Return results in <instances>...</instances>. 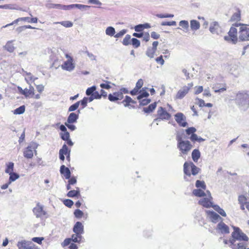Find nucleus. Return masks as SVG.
Returning a JSON list of instances; mask_svg holds the SVG:
<instances>
[{
    "label": "nucleus",
    "mask_w": 249,
    "mask_h": 249,
    "mask_svg": "<svg viewBox=\"0 0 249 249\" xmlns=\"http://www.w3.org/2000/svg\"><path fill=\"white\" fill-rule=\"evenodd\" d=\"M175 119L178 125L182 127H186L188 124L185 116L181 112H178L175 115Z\"/></svg>",
    "instance_id": "nucleus-12"
},
{
    "label": "nucleus",
    "mask_w": 249,
    "mask_h": 249,
    "mask_svg": "<svg viewBox=\"0 0 249 249\" xmlns=\"http://www.w3.org/2000/svg\"><path fill=\"white\" fill-rule=\"evenodd\" d=\"M193 86V83L191 82L188 83L187 85L181 87L176 93L175 99L176 100L182 99L188 93Z\"/></svg>",
    "instance_id": "nucleus-6"
},
{
    "label": "nucleus",
    "mask_w": 249,
    "mask_h": 249,
    "mask_svg": "<svg viewBox=\"0 0 249 249\" xmlns=\"http://www.w3.org/2000/svg\"><path fill=\"white\" fill-rule=\"evenodd\" d=\"M25 110V107L24 105L21 106L18 108H16L14 111V113L15 114H23Z\"/></svg>",
    "instance_id": "nucleus-40"
},
{
    "label": "nucleus",
    "mask_w": 249,
    "mask_h": 249,
    "mask_svg": "<svg viewBox=\"0 0 249 249\" xmlns=\"http://www.w3.org/2000/svg\"><path fill=\"white\" fill-rule=\"evenodd\" d=\"M96 89V87L95 86H93L90 88L87 89L86 91V94L88 96H89L92 95L94 91Z\"/></svg>",
    "instance_id": "nucleus-42"
},
{
    "label": "nucleus",
    "mask_w": 249,
    "mask_h": 249,
    "mask_svg": "<svg viewBox=\"0 0 249 249\" xmlns=\"http://www.w3.org/2000/svg\"><path fill=\"white\" fill-rule=\"evenodd\" d=\"M176 24L177 23L175 21H164L161 23V25L162 26H175Z\"/></svg>",
    "instance_id": "nucleus-56"
},
{
    "label": "nucleus",
    "mask_w": 249,
    "mask_h": 249,
    "mask_svg": "<svg viewBox=\"0 0 249 249\" xmlns=\"http://www.w3.org/2000/svg\"><path fill=\"white\" fill-rule=\"evenodd\" d=\"M25 80L26 81V82L29 85V89L26 88L24 89L25 92V93H26L25 95H24V96L27 98L30 95H34L35 89L29 83V80L26 77L25 78Z\"/></svg>",
    "instance_id": "nucleus-22"
},
{
    "label": "nucleus",
    "mask_w": 249,
    "mask_h": 249,
    "mask_svg": "<svg viewBox=\"0 0 249 249\" xmlns=\"http://www.w3.org/2000/svg\"><path fill=\"white\" fill-rule=\"evenodd\" d=\"M61 139L63 141L68 140L70 138V133L68 131L65 132H61L60 133Z\"/></svg>",
    "instance_id": "nucleus-43"
},
{
    "label": "nucleus",
    "mask_w": 249,
    "mask_h": 249,
    "mask_svg": "<svg viewBox=\"0 0 249 249\" xmlns=\"http://www.w3.org/2000/svg\"><path fill=\"white\" fill-rule=\"evenodd\" d=\"M14 41L15 40L8 41L4 46V49L9 53H13L16 49L13 43Z\"/></svg>",
    "instance_id": "nucleus-24"
},
{
    "label": "nucleus",
    "mask_w": 249,
    "mask_h": 249,
    "mask_svg": "<svg viewBox=\"0 0 249 249\" xmlns=\"http://www.w3.org/2000/svg\"><path fill=\"white\" fill-rule=\"evenodd\" d=\"M73 231L80 235L84 233V226L81 222H76L73 228Z\"/></svg>",
    "instance_id": "nucleus-18"
},
{
    "label": "nucleus",
    "mask_w": 249,
    "mask_h": 249,
    "mask_svg": "<svg viewBox=\"0 0 249 249\" xmlns=\"http://www.w3.org/2000/svg\"><path fill=\"white\" fill-rule=\"evenodd\" d=\"M87 97H84L82 100L79 101L77 102H79V105L82 106V108H85L87 106L88 103Z\"/></svg>",
    "instance_id": "nucleus-57"
},
{
    "label": "nucleus",
    "mask_w": 249,
    "mask_h": 249,
    "mask_svg": "<svg viewBox=\"0 0 249 249\" xmlns=\"http://www.w3.org/2000/svg\"><path fill=\"white\" fill-rule=\"evenodd\" d=\"M90 7V6L83 5L80 4H77L76 8L80 9V10H86L88 8H89Z\"/></svg>",
    "instance_id": "nucleus-63"
},
{
    "label": "nucleus",
    "mask_w": 249,
    "mask_h": 249,
    "mask_svg": "<svg viewBox=\"0 0 249 249\" xmlns=\"http://www.w3.org/2000/svg\"><path fill=\"white\" fill-rule=\"evenodd\" d=\"M108 98L111 102L118 101L117 92H113L112 94H109L108 96Z\"/></svg>",
    "instance_id": "nucleus-45"
},
{
    "label": "nucleus",
    "mask_w": 249,
    "mask_h": 249,
    "mask_svg": "<svg viewBox=\"0 0 249 249\" xmlns=\"http://www.w3.org/2000/svg\"><path fill=\"white\" fill-rule=\"evenodd\" d=\"M69 153H71V150L69 149L66 144H63L62 148L59 150V154L66 155Z\"/></svg>",
    "instance_id": "nucleus-33"
},
{
    "label": "nucleus",
    "mask_w": 249,
    "mask_h": 249,
    "mask_svg": "<svg viewBox=\"0 0 249 249\" xmlns=\"http://www.w3.org/2000/svg\"><path fill=\"white\" fill-rule=\"evenodd\" d=\"M73 59H71L70 61H65L61 65V68L64 70L69 71H72L75 68V65L73 63Z\"/></svg>",
    "instance_id": "nucleus-16"
},
{
    "label": "nucleus",
    "mask_w": 249,
    "mask_h": 249,
    "mask_svg": "<svg viewBox=\"0 0 249 249\" xmlns=\"http://www.w3.org/2000/svg\"><path fill=\"white\" fill-rule=\"evenodd\" d=\"M60 172L61 174L64 175L66 179H69L71 178V171L69 168L66 167L64 165L61 166Z\"/></svg>",
    "instance_id": "nucleus-23"
},
{
    "label": "nucleus",
    "mask_w": 249,
    "mask_h": 249,
    "mask_svg": "<svg viewBox=\"0 0 249 249\" xmlns=\"http://www.w3.org/2000/svg\"><path fill=\"white\" fill-rule=\"evenodd\" d=\"M143 84V80L142 79H140L136 83L135 88L139 90L142 87Z\"/></svg>",
    "instance_id": "nucleus-62"
},
{
    "label": "nucleus",
    "mask_w": 249,
    "mask_h": 249,
    "mask_svg": "<svg viewBox=\"0 0 249 249\" xmlns=\"http://www.w3.org/2000/svg\"><path fill=\"white\" fill-rule=\"evenodd\" d=\"M27 21L29 23H36L37 22V18H30L29 17H23V18H19L15 20L13 22L11 23L6 24L5 26H3L2 28H6L11 25H13L14 24L18 23V21Z\"/></svg>",
    "instance_id": "nucleus-13"
},
{
    "label": "nucleus",
    "mask_w": 249,
    "mask_h": 249,
    "mask_svg": "<svg viewBox=\"0 0 249 249\" xmlns=\"http://www.w3.org/2000/svg\"><path fill=\"white\" fill-rule=\"evenodd\" d=\"M213 89H214L215 92H222L225 90H226V88L225 87L222 88H217L216 87V85L215 86L213 87Z\"/></svg>",
    "instance_id": "nucleus-59"
},
{
    "label": "nucleus",
    "mask_w": 249,
    "mask_h": 249,
    "mask_svg": "<svg viewBox=\"0 0 249 249\" xmlns=\"http://www.w3.org/2000/svg\"><path fill=\"white\" fill-rule=\"evenodd\" d=\"M36 147L32 145L31 144L28 146L23 152L24 156L27 159H31L33 157V149H35Z\"/></svg>",
    "instance_id": "nucleus-17"
},
{
    "label": "nucleus",
    "mask_w": 249,
    "mask_h": 249,
    "mask_svg": "<svg viewBox=\"0 0 249 249\" xmlns=\"http://www.w3.org/2000/svg\"><path fill=\"white\" fill-rule=\"evenodd\" d=\"M178 149L182 155H187L192 148V145L189 141H184L178 143Z\"/></svg>",
    "instance_id": "nucleus-8"
},
{
    "label": "nucleus",
    "mask_w": 249,
    "mask_h": 249,
    "mask_svg": "<svg viewBox=\"0 0 249 249\" xmlns=\"http://www.w3.org/2000/svg\"><path fill=\"white\" fill-rule=\"evenodd\" d=\"M227 71L234 76L237 77L239 75V67L236 64H231L226 66Z\"/></svg>",
    "instance_id": "nucleus-15"
},
{
    "label": "nucleus",
    "mask_w": 249,
    "mask_h": 249,
    "mask_svg": "<svg viewBox=\"0 0 249 249\" xmlns=\"http://www.w3.org/2000/svg\"><path fill=\"white\" fill-rule=\"evenodd\" d=\"M63 203L66 206L69 208H71V206L73 205V201L69 199L64 200Z\"/></svg>",
    "instance_id": "nucleus-49"
},
{
    "label": "nucleus",
    "mask_w": 249,
    "mask_h": 249,
    "mask_svg": "<svg viewBox=\"0 0 249 249\" xmlns=\"http://www.w3.org/2000/svg\"><path fill=\"white\" fill-rule=\"evenodd\" d=\"M247 198L246 197L243 195L239 196L238 197V201L240 204H247L246 202Z\"/></svg>",
    "instance_id": "nucleus-54"
},
{
    "label": "nucleus",
    "mask_w": 249,
    "mask_h": 249,
    "mask_svg": "<svg viewBox=\"0 0 249 249\" xmlns=\"http://www.w3.org/2000/svg\"><path fill=\"white\" fill-rule=\"evenodd\" d=\"M22 71L24 72V74H25L28 76V77L27 78L29 81L31 80L35 81L36 79H37V77H34L30 72H27V71H24L23 69H22Z\"/></svg>",
    "instance_id": "nucleus-47"
},
{
    "label": "nucleus",
    "mask_w": 249,
    "mask_h": 249,
    "mask_svg": "<svg viewBox=\"0 0 249 249\" xmlns=\"http://www.w3.org/2000/svg\"><path fill=\"white\" fill-rule=\"evenodd\" d=\"M53 24H60L62 26L69 28L73 26V23L70 21H63L60 22H55Z\"/></svg>",
    "instance_id": "nucleus-35"
},
{
    "label": "nucleus",
    "mask_w": 249,
    "mask_h": 249,
    "mask_svg": "<svg viewBox=\"0 0 249 249\" xmlns=\"http://www.w3.org/2000/svg\"><path fill=\"white\" fill-rule=\"evenodd\" d=\"M77 190H71L68 194L67 196L69 197H78L80 196V191L78 187L76 188Z\"/></svg>",
    "instance_id": "nucleus-29"
},
{
    "label": "nucleus",
    "mask_w": 249,
    "mask_h": 249,
    "mask_svg": "<svg viewBox=\"0 0 249 249\" xmlns=\"http://www.w3.org/2000/svg\"><path fill=\"white\" fill-rule=\"evenodd\" d=\"M208 217L210 221L213 223H216L219 221H222V218L216 213L213 211L207 210L206 211Z\"/></svg>",
    "instance_id": "nucleus-14"
},
{
    "label": "nucleus",
    "mask_w": 249,
    "mask_h": 249,
    "mask_svg": "<svg viewBox=\"0 0 249 249\" xmlns=\"http://www.w3.org/2000/svg\"><path fill=\"white\" fill-rule=\"evenodd\" d=\"M158 117L154 120V122H160L161 120H168L171 118V115L162 107L159 108L157 111Z\"/></svg>",
    "instance_id": "nucleus-11"
},
{
    "label": "nucleus",
    "mask_w": 249,
    "mask_h": 249,
    "mask_svg": "<svg viewBox=\"0 0 249 249\" xmlns=\"http://www.w3.org/2000/svg\"><path fill=\"white\" fill-rule=\"evenodd\" d=\"M126 33V30L125 29H123L120 31L119 33L115 34L114 37L116 38H120L123 36Z\"/></svg>",
    "instance_id": "nucleus-60"
},
{
    "label": "nucleus",
    "mask_w": 249,
    "mask_h": 249,
    "mask_svg": "<svg viewBox=\"0 0 249 249\" xmlns=\"http://www.w3.org/2000/svg\"><path fill=\"white\" fill-rule=\"evenodd\" d=\"M78 114H76L74 112H72L69 115L67 122L68 124H73L76 123L79 118V113H80V110L78 109L77 110Z\"/></svg>",
    "instance_id": "nucleus-20"
},
{
    "label": "nucleus",
    "mask_w": 249,
    "mask_h": 249,
    "mask_svg": "<svg viewBox=\"0 0 249 249\" xmlns=\"http://www.w3.org/2000/svg\"><path fill=\"white\" fill-rule=\"evenodd\" d=\"M33 212L37 218L42 219L49 216L47 212L44 210V206L39 203H37L36 206L33 208Z\"/></svg>",
    "instance_id": "nucleus-7"
},
{
    "label": "nucleus",
    "mask_w": 249,
    "mask_h": 249,
    "mask_svg": "<svg viewBox=\"0 0 249 249\" xmlns=\"http://www.w3.org/2000/svg\"><path fill=\"white\" fill-rule=\"evenodd\" d=\"M105 32L107 35L110 36H114L116 33L115 28L112 26L107 27L106 29Z\"/></svg>",
    "instance_id": "nucleus-31"
},
{
    "label": "nucleus",
    "mask_w": 249,
    "mask_h": 249,
    "mask_svg": "<svg viewBox=\"0 0 249 249\" xmlns=\"http://www.w3.org/2000/svg\"><path fill=\"white\" fill-rule=\"evenodd\" d=\"M151 102V100L149 99H144L139 100L140 106H143L148 105Z\"/></svg>",
    "instance_id": "nucleus-55"
},
{
    "label": "nucleus",
    "mask_w": 249,
    "mask_h": 249,
    "mask_svg": "<svg viewBox=\"0 0 249 249\" xmlns=\"http://www.w3.org/2000/svg\"><path fill=\"white\" fill-rule=\"evenodd\" d=\"M196 187L197 188L202 189L203 190L206 189V185L204 181L197 180L196 182Z\"/></svg>",
    "instance_id": "nucleus-34"
},
{
    "label": "nucleus",
    "mask_w": 249,
    "mask_h": 249,
    "mask_svg": "<svg viewBox=\"0 0 249 249\" xmlns=\"http://www.w3.org/2000/svg\"><path fill=\"white\" fill-rule=\"evenodd\" d=\"M233 25L236 27L240 26L239 28V40L242 41H249V28L247 27V25L235 23Z\"/></svg>",
    "instance_id": "nucleus-4"
},
{
    "label": "nucleus",
    "mask_w": 249,
    "mask_h": 249,
    "mask_svg": "<svg viewBox=\"0 0 249 249\" xmlns=\"http://www.w3.org/2000/svg\"><path fill=\"white\" fill-rule=\"evenodd\" d=\"M200 152L197 149H194L192 153V158L194 162H197L200 157Z\"/></svg>",
    "instance_id": "nucleus-26"
},
{
    "label": "nucleus",
    "mask_w": 249,
    "mask_h": 249,
    "mask_svg": "<svg viewBox=\"0 0 249 249\" xmlns=\"http://www.w3.org/2000/svg\"><path fill=\"white\" fill-rule=\"evenodd\" d=\"M217 229L219 230L222 233H229L230 232L229 227L223 222L222 221L218 224Z\"/></svg>",
    "instance_id": "nucleus-21"
},
{
    "label": "nucleus",
    "mask_w": 249,
    "mask_h": 249,
    "mask_svg": "<svg viewBox=\"0 0 249 249\" xmlns=\"http://www.w3.org/2000/svg\"><path fill=\"white\" fill-rule=\"evenodd\" d=\"M131 36L129 35H126L123 40V44L125 46H128L131 44Z\"/></svg>",
    "instance_id": "nucleus-44"
},
{
    "label": "nucleus",
    "mask_w": 249,
    "mask_h": 249,
    "mask_svg": "<svg viewBox=\"0 0 249 249\" xmlns=\"http://www.w3.org/2000/svg\"><path fill=\"white\" fill-rule=\"evenodd\" d=\"M79 106V102H76L75 103L73 104V105H71L69 109H68V112H71L76 110Z\"/></svg>",
    "instance_id": "nucleus-46"
},
{
    "label": "nucleus",
    "mask_w": 249,
    "mask_h": 249,
    "mask_svg": "<svg viewBox=\"0 0 249 249\" xmlns=\"http://www.w3.org/2000/svg\"><path fill=\"white\" fill-rule=\"evenodd\" d=\"M219 28L220 26L218 22L212 21L210 23L209 30L212 34L218 35Z\"/></svg>",
    "instance_id": "nucleus-19"
},
{
    "label": "nucleus",
    "mask_w": 249,
    "mask_h": 249,
    "mask_svg": "<svg viewBox=\"0 0 249 249\" xmlns=\"http://www.w3.org/2000/svg\"><path fill=\"white\" fill-rule=\"evenodd\" d=\"M65 125L71 131H74L76 129L75 125L72 124H68L67 122H66L65 123Z\"/></svg>",
    "instance_id": "nucleus-64"
},
{
    "label": "nucleus",
    "mask_w": 249,
    "mask_h": 249,
    "mask_svg": "<svg viewBox=\"0 0 249 249\" xmlns=\"http://www.w3.org/2000/svg\"><path fill=\"white\" fill-rule=\"evenodd\" d=\"M190 27L192 31H196L199 29L200 23L196 20H191L190 21Z\"/></svg>",
    "instance_id": "nucleus-27"
},
{
    "label": "nucleus",
    "mask_w": 249,
    "mask_h": 249,
    "mask_svg": "<svg viewBox=\"0 0 249 249\" xmlns=\"http://www.w3.org/2000/svg\"><path fill=\"white\" fill-rule=\"evenodd\" d=\"M234 231L231 233V237L229 240L224 239L225 244H228L232 249H239L243 247L242 244L239 243L241 241H248L249 238L238 227H232Z\"/></svg>",
    "instance_id": "nucleus-1"
},
{
    "label": "nucleus",
    "mask_w": 249,
    "mask_h": 249,
    "mask_svg": "<svg viewBox=\"0 0 249 249\" xmlns=\"http://www.w3.org/2000/svg\"><path fill=\"white\" fill-rule=\"evenodd\" d=\"M186 133L188 135H189L190 134H195V133L196 132V129L194 127H189L187 129H186Z\"/></svg>",
    "instance_id": "nucleus-53"
},
{
    "label": "nucleus",
    "mask_w": 249,
    "mask_h": 249,
    "mask_svg": "<svg viewBox=\"0 0 249 249\" xmlns=\"http://www.w3.org/2000/svg\"><path fill=\"white\" fill-rule=\"evenodd\" d=\"M224 38L229 43L236 44L238 41L237 29L233 26L231 27L228 32V35L225 36Z\"/></svg>",
    "instance_id": "nucleus-5"
},
{
    "label": "nucleus",
    "mask_w": 249,
    "mask_h": 249,
    "mask_svg": "<svg viewBox=\"0 0 249 249\" xmlns=\"http://www.w3.org/2000/svg\"><path fill=\"white\" fill-rule=\"evenodd\" d=\"M157 103L156 102L152 103L148 106V107H144L143 111L146 113L152 112L156 107Z\"/></svg>",
    "instance_id": "nucleus-28"
},
{
    "label": "nucleus",
    "mask_w": 249,
    "mask_h": 249,
    "mask_svg": "<svg viewBox=\"0 0 249 249\" xmlns=\"http://www.w3.org/2000/svg\"><path fill=\"white\" fill-rule=\"evenodd\" d=\"M110 83L109 81H106V83H102L100 84V87L102 89H109L111 88V86L109 85Z\"/></svg>",
    "instance_id": "nucleus-61"
},
{
    "label": "nucleus",
    "mask_w": 249,
    "mask_h": 249,
    "mask_svg": "<svg viewBox=\"0 0 249 249\" xmlns=\"http://www.w3.org/2000/svg\"><path fill=\"white\" fill-rule=\"evenodd\" d=\"M235 100V103L240 107H249V95L246 92H239L237 93Z\"/></svg>",
    "instance_id": "nucleus-3"
},
{
    "label": "nucleus",
    "mask_w": 249,
    "mask_h": 249,
    "mask_svg": "<svg viewBox=\"0 0 249 249\" xmlns=\"http://www.w3.org/2000/svg\"><path fill=\"white\" fill-rule=\"evenodd\" d=\"M212 207L214 209V210L215 211L218 213L222 216H226L227 215L225 211L223 209L221 208L219 206L216 205H213V206Z\"/></svg>",
    "instance_id": "nucleus-32"
},
{
    "label": "nucleus",
    "mask_w": 249,
    "mask_h": 249,
    "mask_svg": "<svg viewBox=\"0 0 249 249\" xmlns=\"http://www.w3.org/2000/svg\"><path fill=\"white\" fill-rule=\"evenodd\" d=\"M240 18V14L239 13H235L233 14L231 18V21H234L236 20H238Z\"/></svg>",
    "instance_id": "nucleus-52"
},
{
    "label": "nucleus",
    "mask_w": 249,
    "mask_h": 249,
    "mask_svg": "<svg viewBox=\"0 0 249 249\" xmlns=\"http://www.w3.org/2000/svg\"><path fill=\"white\" fill-rule=\"evenodd\" d=\"M156 52V50H154L151 47H149L147 48L146 52V55L149 58H152L154 57Z\"/></svg>",
    "instance_id": "nucleus-38"
},
{
    "label": "nucleus",
    "mask_w": 249,
    "mask_h": 249,
    "mask_svg": "<svg viewBox=\"0 0 249 249\" xmlns=\"http://www.w3.org/2000/svg\"><path fill=\"white\" fill-rule=\"evenodd\" d=\"M132 99L129 96H125L124 99L122 103L124 104L125 107H128L131 103Z\"/></svg>",
    "instance_id": "nucleus-41"
},
{
    "label": "nucleus",
    "mask_w": 249,
    "mask_h": 249,
    "mask_svg": "<svg viewBox=\"0 0 249 249\" xmlns=\"http://www.w3.org/2000/svg\"><path fill=\"white\" fill-rule=\"evenodd\" d=\"M179 25L181 26L185 31L187 32L189 29V22L187 20H181L179 22Z\"/></svg>",
    "instance_id": "nucleus-36"
},
{
    "label": "nucleus",
    "mask_w": 249,
    "mask_h": 249,
    "mask_svg": "<svg viewBox=\"0 0 249 249\" xmlns=\"http://www.w3.org/2000/svg\"><path fill=\"white\" fill-rule=\"evenodd\" d=\"M206 193H207V196H206V197L200 199L198 201V204L205 208H208L211 207H212L213 205V198L211 196V194L209 191H207Z\"/></svg>",
    "instance_id": "nucleus-10"
},
{
    "label": "nucleus",
    "mask_w": 249,
    "mask_h": 249,
    "mask_svg": "<svg viewBox=\"0 0 249 249\" xmlns=\"http://www.w3.org/2000/svg\"><path fill=\"white\" fill-rule=\"evenodd\" d=\"M44 238L43 237H33L32 239V241L37 243V244L41 245L42 244V242L44 240Z\"/></svg>",
    "instance_id": "nucleus-50"
},
{
    "label": "nucleus",
    "mask_w": 249,
    "mask_h": 249,
    "mask_svg": "<svg viewBox=\"0 0 249 249\" xmlns=\"http://www.w3.org/2000/svg\"><path fill=\"white\" fill-rule=\"evenodd\" d=\"M17 247L18 249H39L31 241L22 240L18 242Z\"/></svg>",
    "instance_id": "nucleus-9"
},
{
    "label": "nucleus",
    "mask_w": 249,
    "mask_h": 249,
    "mask_svg": "<svg viewBox=\"0 0 249 249\" xmlns=\"http://www.w3.org/2000/svg\"><path fill=\"white\" fill-rule=\"evenodd\" d=\"M200 170L193 162H185L183 165L184 179L186 181H193L195 180L194 177L199 173Z\"/></svg>",
    "instance_id": "nucleus-2"
},
{
    "label": "nucleus",
    "mask_w": 249,
    "mask_h": 249,
    "mask_svg": "<svg viewBox=\"0 0 249 249\" xmlns=\"http://www.w3.org/2000/svg\"><path fill=\"white\" fill-rule=\"evenodd\" d=\"M204 190H203L202 189L197 188V189H194L192 193L194 196H197V197H202V196H207V194L205 193L204 192Z\"/></svg>",
    "instance_id": "nucleus-25"
},
{
    "label": "nucleus",
    "mask_w": 249,
    "mask_h": 249,
    "mask_svg": "<svg viewBox=\"0 0 249 249\" xmlns=\"http://www.w3.org/2000/svg\"><path fill=\"white\" fill-rule=\"evenodd\" d=\"M149 95V93L147 91H142L139 96H137V98L138 100H141L144 97H148Z\"/></svg>",
    "instance_id": "nucleus-58"
},
{
    "label": "nucleus",
    "mask_w": 249,
    "mask_h": 249,
    "mask_svg": "<svg viewBox=\"0 0 249 249\" xmlns=\"http://www.w3.org/2000/svg\"><path fill=\"white\" fill-rule=\"evenodd\" d=\"M131 43L135 48H137L140 46V41L136 38H132L131 39Z\"/></svg>",
    "instance_id": "nucleus-48"
},
{
    "label": "nucleus",
    "mask_w": 249,
    "mask_h": 249,
    "mask_svg": "<svg viewBox=\"0 0 249 249\" xmlns=\"http://www.w3.org/2000/svg\"><path fill=\"white\" fill-rule=\"evenodd\" d=\"M10 177L9 178V183L15 181L19 178V176L16 173L12 172L9 174Z\"/></svg>",
    "instance_id": "nucleus-39"
},
{
    "label": "nucleus",
    "mask_w": 249,
    "mask_h": 249,
    "mask_svg": "<svg viewBox=\"0 0 249 249\" xmlns=\"http://www.w3.org/2000/svg\"><path fill=\"white\" fill-rule=\"evenodd\" d=\"M70 238L71 240V241H73L74 243H80L83 237L82 235L75 233L74 234H73L71 235V238Z\"/></svg>",
    "instance_id": "nucleus-30"
},
{
    "label": "nucleus",
    "mask_w": 249,
    "mask_h": 249,
    "mask_svg": "<svg viewBox=\"0 0 249 249\" xmlns=\"http://www.w3.org/2000/svg\"><path fill=\"white\" fill-rule=\"evenodd\" d=\"M14 164L12 162H9L7 164V167L5 170V173L10 174L13 172Z\"/></svg>",
    "instance_id": "nucleus-37"
},
{
    "label": "nucleus",
    "mask_w": 249,
    "mask_h": 249,
    "mask_svg": "<svg viewBox=\"0 0 249 249\" xmlns=\"http://www.w3.org/2000/svg\"><path fill=\"white\" fill-rule=\"evenodd\" d=\"M74 216L78 218H80L82 217L84 213L83 212L79 209H76L74 212Z\"/></svg>",
    "instance_id": "nucleus-51"
}]
</instances>
